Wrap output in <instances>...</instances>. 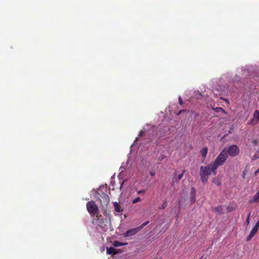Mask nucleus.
Wrapping results in <instances>:
<instances>
[{
    "label": "nucleus",
    "mask_w": 259,
    "mask_h": 259,
    "mask_svg": "<svg viewBox=\"0 0 259 259\" xmlns=\"http://www.w3.org/2000/svg\"><path fill=\"white\" fill-rule=\"evenodd\" d=\"M123 184V182H122V183L121 184L120 188H122Z\"/></svg>",
    "instance_id": "nucleus-33"
},
{
    "label": "nucleus",
    "mask_w": 259,
    "mask_h": 259,
    "mask_svg": "<svg viewBox=\"0 0 259 259\" xmlns=\"http://www.w3.org/2000/svg\"><path fill=\"white\" fill-rule=\"evenodd\" d=\"M167 204L166 201H165L159 207V209H163L167 206Z\"/></svg>",
    "instance_id": "nucleus-20"
},
{
    "label": "nucleus",
    "mask_w": 259,
    "mask_h": 259,
    "mask_svg": "<svg viewBox=\"0 0 259 259\" xmlns=\"http://www.w3.org/2000/svg\"><path fill=\"white\" fill-rule=\"evenodd\" d=\"M252 142L255 145H256L257 144V141L256 140H253Z\"/></svg>",
    "instance_id": "nucleus-31"
},
{
    "label": "nucleus",
    "mask_w": 259,
    "mask_h": 259,
    "mask_svg": "<svg viewBox=\"0 0 259 259\" xmlns=\"http://www.w3.org/2000/svg\"><path fill=\"white\" fill-rule=\"evenodd\" d=\"M113 206L114 208V210L116 212L122 213V212L123 211V209L117 202H113Z\"/></svg>",
    "instance_id": "nucleus-10"
},
{
    "label": "nucleus",
    "mask_w": 259,
    "mask_h": 259,
    "mask_svg": "<svg viewBox=\"0 0 259 259\" xmlns=\"http://www.w3.org/2000/svg\"><path fill=\"white\" fill-rule=\"evenodd\" d=\"M128 243L127 242L122 243V242H119L118 241H114L113 243V245L114 247H118V246L126 245Z\"/></svg>",
    "instance_id": "nucleus-12"
},
{
    "label": "nucleus",
    "mask_w": 259,
    "mask_h": 259,
    "mask_svg": "<svg viewBox=\"0 0 259 259\" xmlns=\"http://www.w3.org/2000/svg\"><path fill=\"white\" fill-rule=\"evenodd\" d=\"M214 166L210 162L206 166H201L199 175L201 181L203 183H207L208 177L212 173L214 175L217 174V169H213Z\"/></svg>",
    "instance_id": "nucleus-1"
},
{
    "label": "nucleus",
    "mask_w": 259,
    "mask_h": 259,
    "mask_svg": "<svg viewBox=\"0 0 259 259\" xmlns=\"http://www.w3.org/2000/svg\"><path fill=\"white\" fill-rule=\"evenodd\" d=\"M146 192V190H139L137 191V193L138 194H142V193H145Z\"/></svg>",
    "instance_id": "nucleus-24"
},
{
    "label": "nucleus",
    "mask_w": 259,
    "mask_h": 259,
    "mask_svg": "<svg viewBox=\"0 0 259 259\" xmlns=\"http://www.w3.org/2000/svg\"><path fill=\"white\" fill-rule=\"evenodd\" d=\"M212 183L215 184L218 186L221 185V180L219 178H215L212 180Z\"/></svg>",
    "instance_id": "nucleus-15"
},
{
    "label": "nucleus",
    "mask_w": 259,
    "mask_h": 259,
    "mask_svg": "<svg viewBox=\"0 0 259 259\" xmlns=\"http://www.w3.org/2000/svg\"><path fill=\"white\" fill-rule=\"evenodd\" d=\"M253 118L259 121V111L256 110L253 113Z\"/></svg>",
    "instance_id": "nucleus-18"
},
{
    "label": "nucleus",
    "mask_w": 259,
    "mask_h": 259,
    "mask_svg": "<svg viewBox=\"0 0 259 259\" xmlns=\"http://www.w3.org/2000/svg\"><path fill=\"white\" fill-rule=\"evenodd\" d=\"M185 172L186 170L185 169H183L182 173L177 176V171H175L174 174V179L175 180L176 182L180 181L183 177L184 174L185 173Z\"/></svg>",
    "instance_id": "nucleus-8"
},
{
    "label": "nucleus",
    "mask_w": 259,
    "mask_h": 259,
    "mask_svg": "<svg viewBox=\"0 0 259 259\" xmlns=\"http://www.w3.org/2000/svg\"><path fill=\"white\" fill-rule=\"evenodd\" d=\"M228 157L226 148H224L218 155L215 160L211 162L214 166L213 169H217L219 167L223 165L226 162Z\"/></svg>",
    "instance_id": "nucleus-2"
},
{
    "label": "nucleus",
    "mask_w": 259,
    "mask_h": 259,
    "mask_svg": "<svg viewBox=\"0 0 259 259\" xmlns=\"http://www.w3.org/2000/svg\"><path fill=\"white\" fill-rule=\"evenodd\" d=\"M198 114L196 113V116H198Z\"/></svg>",
    "instance_id": "nucleus-34"
},
{
    "label": "nucleus",
    "mask_w": 259,
    "mask_h": 259,
    "mask_svg": "<svg viewBox=\"0 0 259 259\" xmlns=\"http://www.w3.org/2000/svg\"><path fill=\"white\" fill-rule=\"evenodd\" d=\"M149 222L148 221L145 222L143 223L141 226L138 227L139 228V230L141 231L145 226L149 224Z\"/></svg>",
    "instance_id": "nucleus-19"
},
{
    "label": "nucleus",
    "mask_w": 259,
    "mask_h": 259,
    "mask_svg": "<svg viewBox=\"0 0 259 259\" xmlns=\"http://www.w3.org/2000/svg\"><path fill=\"white\" fill-rule=\"evenodd\" d=\"M258 122V120H257L256 119H254L253 118L251 119L248 122V124H251V125H256Z\"/></svg>",
    "instance_id": "nucleus-17"
},
{
    "label": "nucleus",
    "mask_w": 259,
    "mask_h": 259,
    "mask_svg": "<svg viewBox=\"0 0 259 259\" xmlns=\"http://www.w3.org/2000/svg\"><path fill=\"white\" fill-rule=\"evenodd\" d=\"M255 157H256V158H259V151L255 154Z\"/></svg>",
    "instance_id": "nucleus-30"
},
{
    "label": "nucleus",
    "mask_w": 259,
    "mask_h": 259,
    "mask_svg": "<svg viewBox=\"0 0 259 259\" xmlns=\"http://www.w3.org/2000/svg\"><path fill=\"white\" fill-rule=\"evenodd\" d=\"M228 155L232 157H235L238 155L239 153L240 150L239 147L236 145H232L229 146L227 150L226 149Z\"/></svg>",
    "instance_id": "nucleus-4"
},
{
    "label": "nucleus",
    "mask_w": 259,
    "mask_h": 259,
    "mask_svg": "<svg viewBox=\"0 0 259 259\" xmlns=\"http://www.w3.org/2000/svg\"><path fill=\"white\" fill-rule=\"evenodd\" d=\"M155 259H157V258H155Z\"/></svg>",
    "instance_id": "nucleus-35"
},
{
    "label": "nucleus",
    "mask_w": 259,
    "mask_h": 259,
    "mask_svg": "<svg viewBox=\"0 0 259 259\" xmlns=\"http://www.w3.org/2000/svg\"><path fill=\"white\" fill-rule=\"evenodd\" d=\"M208 152V148L207 147H203L201 150H200V153L201 155L203 156L204 159L205 158Z\"/></svg>",
    "instance_id": "nucleus-13"
},
{
    "label": "nucleus",
    "mask_w": 259,
    "mask_h": 259,
    "mask_svg": "<svg viewBox=\"0 0 259 259\" xmlns=\"http://www.w3.org/2000/svg\"><path fill=\"white\" fill-rule=\"evenodd\" d=\"M87 208L88 212L91 214H97L99 211L98 207L94 201H90L87 203Z\"/></svg>",
    "instance_id": "nucleus-3"
},
{
    "label": "nucleus",
    "mask_w": 259,
    "mask_h": 259,
    "mask_svg": "<svg viewBox=\"0 0 259 259\" xmlns=\"http://www.w3.org/2000/svg\"><path fill=\"white\" fill-rule=\"evenodd\" d=\"M192 190L193 191V193H191V197H190V202L191 204L194 203L195 200L194 189L192 188Z\"/></svg>",
    "instance_id": "nucleus-14"
},
{
    "label": "nucleus",
    "mask_w": 259,
    "mask_h": 259,
    "mask_svg": "<svg viewBox=\"0 0 259 259\" xmlns=\"http://www.w3.org/2000/svg\"><path fill=\"white\" fill-rule=\"evenodd\" d=\"M214 111L217 112H225V110L221 107H217L214 109Z\"/></svg>",
    "instance_id": "nucleus-22"
},
{
    "label": "nucleus",
    "mask_w": 259,
    "mask_h": 259,
    "mask_svg": "<svg viewBox=\"0 0 259 259\" xmlns=\"http://www.w3.org/2000/svg\"><path fill=\"white\" fill-rule=\"evenodd\" d=\"M254 227L257 228L258 229L259 228V220L256 222L255 225L254 226Z\"/></svg>",
    "instance_id": "nucleus-28"
},
{
    "label": "nucleus",
    "mask_w": 259,
    "mask_h": 259,
    "mask_svg": "<svg viewBox=\"0 0 259 259\" xmlns=\"http://www.w3.org/2000/svg\"><path fill=\"white\" fill-rule=\"evenodd\" d=\"M259 201V190L256 194L253 196L252 199L250 200V203L258 202Z\"/></svg>",
    "instance_id": "nucleus-11"
},
{
    "label": "nucleus",
    "mask_w": 259,
    "mask_h": 259,
    "mask_svg": "<svg viewBox=\"0 0 259 259\" xmlns=\"http://www.w3.org/2000/svg\"><path fill=\"white\" fill-rule=\"evenodd\" d=\"M121 249H115L113 247H106V253L108 254L115 255L119 253H121Z\"/></svg>",
    "instance_id": "nucleus-7"
},
{
    "label": "nucleus",
    "mask_w": 259,
    "mask_h": 259,
    "mask_svg": "<svg viewBox=\"0 0 259 259\" xmlns=\"http://www.w3.org/2000/svg\"><path fill=\"white\" fill-rule=\"evenodd\" d=\"M259 172V168L257 169L255 172V175H256Z\"/></svg>",
    "instance_id": "nucleus-32"
},
{
    "label": "nucleus",
    "mask_w": 259,
    "mask_h": 259,
    "mask_svg": "<svg viewBox=\"0 0 259 259\" xmlns=\"http://www.w3.org/2000/svg\"><path fill=\"white\" fill-rule=\"evenodd\" d=\"M140 231V230H139V228L138 227L135 228L129 229L127 230L123 234V236L125 238L132 237L133 236L135 235Z\"/></svg>",
    "instance_id": "nucleus-6"
},
{
    "label": "nucleus",
    "mask_w": 259,
    "mask_h": 259,
    "mask_svg": "<svg viewBox=\"0 0 259 259\" xmlns=\"http://www.w3.org/2000/svg\"><path fill=\"white\" fill-rule=\"evenodd\" d=\"M150 175L152 176V177H153L155 175V173L154 171H150Z\"/></svg>",
    "instance_id": "nucleus-27"
},
{
    "label": "nucleus",
    "mask_w": 259,
    "mask_h": 259,
    "mask_svg": "<svg viewBox=\"0 0 259 259\" xmlns=\"http://www.w3.org/2000/svg\"><path fill=\"white\" fill-rule=\"evenodd\" d=\"M257 230L258 229L254 227L251 230L249 235L247 236L246 241H249L256 234Z\"/></svg>",
    "instance_id": "nucleus-9"
},
{
    "label": "nucleus",
    "mask_w": 259,
    "mask_h": 259,
    "mask_svg": "<svg viewBox=\"0 0 259 259\" xmlns=\"http://www.w3.org/2000/svg\"><path fill=\"white\" fill-rule=\"evenodd\" d=\"M100 197L101 198H99V200L101 205L103 207L107 206L110 201L109 196L107 194L102 192L101 194H100Z\"/></svg>",
    "instance_id": "nucleus-5"
},
{
    "label": "nucleus",
    "mask_w": 259,
    "mask_h": 259,
    "mask_svg": "<svg viewBox=\"0 0 259 259\" xmlns=\"http://www.w3.org/2000/svg\"><path fill=\"white\" fill-rule=\"evenodd\" d=\"M141 201V198L139 197H138L137 198H136L135 199H134L133 201H132V203L133 204H135V203H137L139 202H140Z\"/></svg>",
    "instance_id": "nucleus-21"
},
{
    "label": "nucleus",
    "mask_w": 259,
    "mask_h": 259,
    "mask_svg": "<svg viewBox=\"0 0 259 259\" xmlns=\"http://www.w3.org/2000/svg\"><path fill=\"white\" fill-rule=\"evenodd\" d=\"M179 103L180 105H182L183 104V102L181 97H179Z\"/></svg>",
    "instance_id": "nucleus-23"
},
{
    "label": "nucleus",
    "mask_w": 259,
    "mask_h": 259,
    "mask_svg": "<svg viewBox=\"0 0 259 259\" xmlns=\"http://www.w3.org/2000/svg\"><path fill=\"white\" fill-rule=\"evenodd\" d=\"M250 214L249 213L248 215V217L246 220V222L247 223V224H248L249 223V217H250Z\"/></svg>",
    "instance_id": "nucleus-26"
},
{
    "label": "nucleus",
    "mask_w": 259,
    "mask_h": 259,
    "mask_svg": "<svg viewBox=\"0 0 259 259\" xmlns=\"http://www.w3.org/2000/svg\"><path fill=\"white\" fill-rule=\"evenodd\" d=\"M144 131H141L140 132V134H139V137H142L144 134Z\"/></svg>",
    "instance_id": "nucleus-29"
},
{
    "label": "nucleus",
    "mask_w": 259,
    "mask_h": 259,
    "mask_svg": "<svg viewBox=\"0 0 259 259\" xmlns=\"http://www.w3.org/2000/svg\"><path fill=\"white\" fill-rule=\"evenodd\" d=\"M187 111L186 110H184V109H182V110H181L177 114L178 115H180V114H181L182 113H183V112H186Z\"/></svg>",
    "instance_id": "nucleus-25"
},
{
    "label": "nucleus",
    "mask_w": 259,
    "mask_h": 259,
    "mask_svg": "<svg viewBox=\"0 0 259 259\" xmlns=\"http://www.w3.org/2000/svg\"><path fill=\"white\" fill-rule=\"evenodd\" d=\"M213 209L218 213L221 214L223 213V209L222 206H219L214 207Z\"/></svg>",
    "instance_id": "nucleus-16"
}]
</instances>
